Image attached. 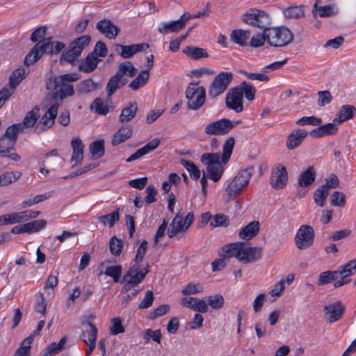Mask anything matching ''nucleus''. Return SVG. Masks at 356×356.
<instances>
[{"instance_id":"obj_1","label":"nucleus","mask_w":356,"mask_h":356,"mask_svg":"<svg viewBox=\"0 0 356 356\" xmlns=\"http://www.w3.org/2000/svg\"><path fill=\"white\" fill-rule=\"evenodd\" d=\"M78 79L79 76L76 73H67L49 77L46 83V87L48 90L55 91L47 95L46 102H58L60 104L63 99L74 95V87L70 83Z\"/></svg>"},{"instance_id":"obj_2","label":"nucleus","mask_w":356,"mask_h":356,"mask_svg":"<svg viewBox=\"0 0 356 356\" xmlns=\"http://www.w3.org/2000/svg\"><path fill=\"white\" fill-rule=\"evenodd\" d=\"M222 250L224 252L223 257H236L243 264L255 262L262 256L261 248L249 247L243 242L225 245L223 246Z\"/></svg>"},{"instance_id":"obj_3","label":"nucleus","mask_w":356,"mask_h":356,"mask_svg":"<svg viewBox=\"0 0 356 356\" xmlns=\"http://www.w3.org/2000/svg\"><path fill=\"white\" fill-rule=\"evenodd\" d=\"M254 172L253 166L241 169L225 189L223 200L227 203L236 198L248 185Z\"/></svg>"},{"instance_id":"obj_4","label":"nucleus","mask_w":356,"mask_h":356,"mask_svg":"<svg viewBox=\"0 0 356 356\" xmlns=\"http://www.w3.org/2000/svg\"><path fill=\"white\" fill-rule=\"evenodd\" d=\"M267 42L271 47H282L290 44L293 35L285 26L272 27L266 29Z\"/></svg>"},{"instance_id":"obj_5","label":"nucleus","mask_w":356,"mask_h":356,"mask_svg":"<svg viewBox=\"0 0 356 356\" xmlns=\"http://www.w3.org/2000/svg\"><path fill=\"white\" fill-rule=\"evenodd\" d=\"M201 161L207 165V177L217 182L222 177L224 168L220 162L219 153H204L202 155Z\"/></svg>"},{"instance_id":"obj_6","label":"nucleus","mask_w":356,"mask_h":356,"mask_svg":"<svg viewBox=\"0 0 356 356\" xmlns=\"http://www.w3.org/2000/svg\"><path fill=\"white\" fill-rule=\"evenodd\" d=\"M198 83H190L186 90L187 106L191 110H198L205 102L206 90L203 86H197Z\"/></svg>"},{"instance_id":"obj_7","label":"nucleus","mask_w":356,"mask_h":356,"mask_svg":"<svg viewBox=\"0 0 356 356\" xmlns=\"http://www.w3.org/2000/svg\"><path fill=\"white\" fill-rule=\"evenodd\" d=\"M245 24L259 29H268L270 24V15L264 10L252 8L241 17Z\"/></svg>"},{"instance_id":"obj_8","label":"nucleus","mask_w":356,"mask_h":356,"mask_svg":"<svg viewBox=\"0 0 356 356\" xmlns=\"http://www.w3.org/2000/svg\"><path fill=\"white\" fill-rule=\"evenodd\" d=\"M233 76L231 72H222L218 74L209 88V97L214 99L224 93L232 82Z\"/></svg>"},{"instance_id":"obj_9","label":"nucleus","mask_w":356,"mask_h":356,"mask_svg":"<svg viewBox=\"0 0 356 356\" xmlns=\"http://www.w3.org/2000/svg\"><path fill=\"white\" fill-rule=\"evenodd\" d=\"M314 229L310 225H301L294 238L296 248L299 250L309 248L314 243Z\"/></svg>"},{"instance_id":"obj_10","label":"nucleus","mask_w":356,"mask_h":356,"mask_svg":"<svg viewBox=\"0 0 356 356\" xmlns=\"http://www.w3.org/2000/svg\"><path fill=\"white\" fill-rule=\"evenodd\" d=\"M49 108L42 115L35 127L38 132L44 131L51 128L54 124L55 119L58 114V109L60 106L58 102H47Z\"/></svg>"},{"instance_id":"obj_11","label":"nucleus","mask_w":356,"mask_h":356,"mask_svg":"<svg viewBox=\"0 0 356 356\" xmlns=\"http://www.w3.org/2000/svg\"><path fill=\"white\" fill-rule=\"evenodd\" d=\"M234 127V123L229 119L222 118L207 124L204 132L209 136H224Z\"/></svg>"},{"instance_id":"obj_12","label":"nucleus","mask_w":356,"mask_h":356,"mask_svg":"<svg viewBox=\"0 0 356 356\" xmlns=\"http://www.w3.org/2000/svg\"><path fill=\"white\" fill-rule=\"evenodd\" d=\"M192 18V15L185 12L179 19L172 20L168 22L161 23L157 28V31L163 35H166L170 33H177L184 29L187 22Z\"/></svg>"},{"instance_id":"obj_13","label":"nucleus","mask_w":356,"mask_h":356,"mask_svg":"<svg viewBox=\"0 0 356 356\" xmlns=\"http://www.w3.org/2000/svg\"><path fill=\"white\" fill-rule=\"evenodd\" d=\"M50 44V38L42 40L37 42L31 49V51L26 56L24 64L26 66L34 64L37 62L43 54L49 49Z\"/></svg>"},{"instance_id":"obj_14","label":"nucleus","mask_w":356,"mask_h":356,"mask_svg":"<svg viewBox=\"0 0 356 356\" xmlns=\"http://www.w3.org/2000/svg\"><path fill=\"white\" fill-rule=\"evenodd\" d=\"M288 181V174L286 168L282 164H277L272 169L270 184L275 189L282 188Z\"/></svg>"},{"instance_id":"obj_15","label":"nucleus","mask_w":356,"mask_h":356,"mask_svg":"<svg viewBox=\"0 0 356 356\" xmlns=\"http://www.w3.org/2000/svg\"><path fill=\"white\" fill-rule=\"evenodd\" d=\"M149 271L148 264L143 268L139 264H134L124 275L123 280H130L131 282L138 285L144 280Z\"/></svg>"},{"instance_id":"obj_16","label":"nucleus","mask_w":356,"mask_h":356,"mask_svg":"<svg viewBox=\"0 0 356 356\" xmlns=\"http://www.w3.org/2000/svg\"><path fill=\"white\" fill-rule=\"evenodd\" d=\"M226 106L236 113H241L243 110V90L241 88H234L231 93H228L226 98Z\"/></svg>"},{"instance_id":"obj_17","label":"nucleus","mask_w":356,"mask_h":356,"mask_svg":"<svg viewBox=\"0 0 356 356\" xmlns=\"http://www.w3.org/2000/svg\"><path fill=\"white\" fill-rule=\"evenodd\" d=\"M114 47L115 51H117L122 58H129L137 52L147 49L149 45L146 43L135 44L131 45L116 44Z\"/></svg>"},{"instance_id":"obj_18","label":"nucleus","mask_w":356,"mask_h":356,"mask_svg":"<svg viewBox=\"0 0 356 356\" xmlns=\"http://www.w3.org/2000/svg\"><path fill=\"white\" fill-rule=\"evenodd\" d=\"M96 28L108 39L115 38L120 31V29L108 19L98 22Z\"/></svg>"},{"instance_id":"obj_19","label":"nucleus","mask_w":356,"mask_h":356,"mask_svg":"<svg viewBox=\"0 0 356 356\" xmlns=\"http://www.w3.org/2000/svg\"><path fill=\"white\" fill-rule=\"evenodd\" d=\"M308 131L305 129H298L291 133L286 142V147L288 149L292 150L300 145L303 140L307 136Z\"/></svg>"},{"instance_id":"obj_20","label":"nucleus","mask_w":356,"mask_h":356,"mask_svg":"<svg viewBox=\"0 0 356 356\" xmlns=\"http://www.w3.org/2000/svg\"><path fill=\"white\" fill-rule=\"evenodd\" d=\"M325 314L329 323H332L339 321L343 312V307L341 302H337L324 307Z\"/></svg>"},{"instance_id":"obj_21","label":"nucleus","mask_w":356,"mask_h":356,"mask_svg":"<svg viewBox=\"0 0 356 356\" xmlns=\"http://www.w3.org/2000/svg\"><path fill=\"white\" fill-rule=\"evenodd\" d=\"M161 140L159 138H154L145 146L136 150V152L132 154L129 158L127 159V162H131L136 159H140L143 156L153 152L159 145Z\"/></svg>"},{"instance_id":"obj_22","label":"nucleus","mask_w":356,"mask_h":356,"mask_svg":"<svg viewBox=\"0 0 356 356\" xmlns=\"http://www.w3.org/2000/svg\"><path fill=\"white\" fill-rule=\"evenodd\" d=\"M138 111V106L136 102H128L121 111L119 121L122 123L130 122L136 117Z\"/></svg>"},{"instance_id":"obj_23","label":"nucleus","mask_w":356,"mask_h":356,"mask_svg":"<svg viewBox=\"0 0 356 356\" xmlns=\"http://www.w3.org/2000/svg\"><path fill=\"white\" fill-rule=\"evenodd\" d=\"M187 230L184 221L182 216L178 213L172 219L170 224V227L168 231V235L170 238L175 237L179 233H184Z\"/></svg>"},{"instance_id":"obj_24","label":"nucleus","mask_w":356,"mask_h":356,"mask_svg":"<svg viewBox=\"0 0 356 356\" xmlns=\"http://www.w3.org/2000/svg\"><path fill=\"white\" fill-rule=\"evenodd\" d=\"M356 113V108L353 105H343L334 118V122L341 124L348 120L352 119Z\"/></svg>"},{"instance_id":"obj_25","label":"nucleus","mask_w":356,"mask_h":356,"mask_svg":"<svg viewBox=\"0 0 356 356\" xmlns=\"http://www.w3.org/2000/svg\"><path fill=\"white\" fill-rule=\"evenodd\" d=\"M259 222L258 221H252L248 224L245 227L241 229L238 236L243 240H250L255 236L259 231Z\"/></svg>"},{"instance_id":"obj_26","label":"nucleus","mask_w":356,"mask_h":356,"mask_svg":"<svg viewBox=\"0 0 356 356\" xmlns=\"http://www.w3.org/2000/svg\"><path fill=\"white\" fill-rule=\"evenodd\" d=\"M127 82V79H122L115 74L110 78L106 87L108 96L111 97L118 89L126 85Z\"/></svg>"},{"instance_id":"obj_27","label":"nucleus","mask_w":356,"mask_h":356,"mask_svg":"<svg viewBox=\"0 0 356 356\" xmlns=\"http://www.w3.org/2000/svg\"><path fill=\"white\" fill-rule=\"evenodd\" d=\"M182 52L193 60H200L209 57V54L205 49L195 46H186L182 49Z\"/></svg>"},{"instance_id":"obj_28","label":"nucleus","mask_w":356,"mask_h":356,"mask_svg":"<svg viewBox=\"0 0 356 356\" xmlns=\"http://www.w3.org/2000/svg\"><path fill=\"white\" fill-rule=\"evenodd\" d=\"M90 37L89 35H82L73 41L69 49L72 51V54L78 58L83 49L89 44Z\"/></svg>"},{"instance_id":"obj_29","label":"nucleus","mask_w":356,"mask_h":356,"mask_svg":"<svg viewBox=\"0 0 356 356\" xmlns=\"http://www.w3.org/2000/svg\"><path fill=\"white\" fill-rule=\"evenodd\" d=\"M137 73V69L134 66L133 63L130 61H124L119 64L116 74L122 79H127L125 77H134Z\"/></svg>"},{"instance_id":"obj_30","label":"nucleus","mask_w":356,"mask_h":356,"mask_svg":"<svg viewBox=\"0 0 356 356\" xmlns=\"http://www.w3.org/2000/svg\"><path fill=\"white\" fill-rule=\"evenodd\" d=\"M316 173L313 166H309L301 173L298 177V183L300 187L305 188L312 184L316 179Z\"/></svg>"},{"instance_id":"obj_31","label":"nucleus","mask_w":356,"mask_h":356,"mask_svg":"<svg viewBox=\"0 0 356 356\" xmlns=\"http://www.w3.org/2000/svg\"><path fill=\"white\" fill-rule=\"evenodd\" d=\"M250 37V31L243 29L232 31L230 38L236 44L245 47L248 45V41Z\"/></svg>"},{"instance_id":"obj_32","label":"nucleus","mask_w":356,"mask_h":356,"mask_svg":"<svg viewBox=\"0 0 356 356\" xmlns=\"http://www.w3.org/2000/svg\"><path fill=\"white\" fill-rule=\"evenodd\" d=\"M131 135L132 128L131 126H122L113 135L112 145H119L129 138Z\"/></svg>"},{"instance_id":"obj_33","label":"nucleus","mask_w":356,"mask_h":356,"mask_svg":"<svg viewBox=\"0 0 356 356\" xmlns=\"http://www.w3.org/2000/svg\"><path fill=\"white\" fill-rule=\"evenodd\" d=\"M338 277L348 280V277L356 273V259L350 260L343 266H339L337 270Z\"/></svg>"},{"instance_id":"obj_34","label":"nucleus","mask_w":356,"mask_h":356,"mask_svg":"<svg viewBox=\"0 0 356 356\" xmlns=\"http://www.w3.org/2000/svg\"><path fill=\"white\" fill-rule=\"evenodd\" d=\"M89 330L83 331L81 338L86 344H96L97 328L90 321H88Z\"/></svg>"},{"instance_id":"obj_35","label":"nucleus","mask_w":356,"mask_h":356,"mask_svg":"<svg viewBox=\"0 0 356 356\" xmlns=\"http://www.w3.org/2000/svg\"><path fill=\"white\" fill-rule=\"evenodd\" d=\"M149 79V73L147 70H142L138 76L129 84V88L132 90H137L146 85Z\"/></svg>"},{"instance_id":"obj_36","label":"nucleus","mask_w":356,"mask_h":356,"mask_svg":"<svg viewBox=\"0 0 356 356\" xmlns=\"http://www.w3.org/2000/svg\"><path fill=\"white\" fill-rule=\"evenodd\" d=\"M99 59L93 54H89L86 59L79 65V70L82 72L88 73L92 72L96 67Z\"/></svg>"},{"instance_id":"obj_37","label":"nucleus","mask_w":356,"mask_h":356,"mask_svg":"<svg viewBox=\"0 0 356 356\" xmlns=\"http://www.w3.org/2000/svg\"><path fill=\"white\" fill-rule=\"evenodd\" d=\"M39 117V108L35 107L34 109L29 111L26 113L22 122L18 124L21 125L20 127L24 130L25 128H30L33 127Z\"/></svg>"},{"instance_id":"obj_38","label":"nucleus","mask_w":356,"mask_h":356,"mask_svg":"<svg viewBox=\"0 0 356 356\" xmlns=\"http://www.w3.org/2000/svg\"><path fill=\"white\" fill-rule=\"evenodd\" d=\"M26 78V71L23 67H19L12 72L9 77L8 86L14 89L19 86L23 79Z\"/></svg>"},{"instance_id":"obj_39","label":"nucleus","mask_w":356,"mask_h":356,"mask_svg":"<svg viewBox=\"0 0 356 356\" xmlns=\"http://www.w3.org/2000/svg\"><path fill=\"white\" fill-rule=\"evenodd\" d=\"M119 219V209H116L113 212L108 214L101 216L97 218V220L99 222L102 223L104 226L108 225L110 227H113L115 223L118 222Z\"/></svg>"},{"instance_id":"obj_40","label":"nucleus","mask_w":356,"mask_h":356,"mask_svg":"<svg viewBox=\"0 0 356 356\" xmlns=\"http://www.w3.org/2000/svg\"><path fill=\"white\" fill-rule=\"evenodd\" d=\"M234 138L232 136L229 137L224 143L222 147V154L220 156V159L222 163H227L230 159L234 149Z\"/></svg>"},{"instance_id":"obj_41","label":"nucleus","mask_w":356,"mask_h":356,"mask_svg":"<svg viewBox=\"0 0 356 356\" xmlns=\"http://www.w3.org/2000/svg\"><path fill=\"white\" fill-rule=\"evenodd\" d=\"M32 337H27L20 343L19 347L16 350L14 356H30Z\"/></svg>"},{"instance_id":"obj_42","label":"nucleus","mask_w":356,"mask_h":356,"mask_svg":"<svg viewBox=\"0 0 356 356\" xmlns=\"http://www.w3.org/2000/svg\"><path fill=\"white\" fill-rule=\"evenodd\" d=\"M312 13L314 16L318 15L320 17H329L337 13V12L334 11L333 6H325L318 7L316 3L313 7Z\"/></svg>"},{"instance_id":"obj_43","label":"nucleus","mask_w":356,"mask_h":356,"mask_svg":"<svg viewBox=\"0 0 356 356\" xmlns=\"http://www.w3.org/2000/svg\"><path fill=\"white\" fill-rule=\"evenodd\" d=\"M284 15L289 19H298L304 16L305 11L302 6H291L284 10Z\"/></svg>"},{"instance_id":"obj_44","label":"nucleus","mask_w":356,"mask_h":356,"mask_svg":"<svg viewBox=\"0 0 356 356\" xmlns=\"http://www.w3.org/2000/svg\"><path fill=\"white\" fill-rule=\"evenodd\" d=\"M23 225L25 233L37 232L46 227L47 220L42 219L36 220Z\"/></svg>"},{"instance_id":"obj_45","label":"nucleus","mask_w":356,"mask_h":356,"mask_svg":"<svg viewBox=\"0 0 356 356\" xmlns=\"http://www.w3.org/2000/svg\"><path fill=\"white\" fill-rule=\"evenodd\" d=\"M181 163L187 170L191 179L197 180L200 177V170L193 162L182 159Z\"/></svg>"},{"instance_id":"obj_46","label":"nucleus","mask_w":356,"mask_h":356,"mask_svg":"<svg viewBox=\"0 0 356 356\" xmlns=\"http://www.w3.org/2000/svg\"><path fill=\"white\" fill-rule=\"evenodd\" d=\"M89 150L91 155L95 159L101 158L104 154V143L103 140H98L92 142Z\"/></svg>"},{"instance_id":"obj_47","label":"nucleus","mask_w":356,"mask_h":356,"mask_svg":"<svg viewBox=\"0 0 356 356\" xmlns=\"http://www.w3.org/2000/svg\"><path fill=\"white\" fill-rule=\"evenodd\" d=\"M20 126L21 125L18 123L9 126L6 130L4 135L2 136L7 138L9 140L15 144L17 135L20 131H23Z\"/></svg>"},{"instance_id":"obj_48","label":"nucleus","mask_w":356,"mask_h":356,"mask_svg":"<svg viewBox=\"0 0 356 356\" xmlns=\"http://www.w3.org/2000/svg\"><path fill=\"white\" fill-rule=\"evenodd\" d=\"M338 278L337 270L324 271L320 273L318 279V285L321 286L332 282Z\"/></svg>"},{"instance_id":"obj_49","label":"nucleus","mask_w":356,"mask_h":356,"mask_svg":"<svg viewBox=\"0 0 356 356\" xmlns=\"http://www.w3.org/2000/svg\"><path fill=\"white\" fill-rule=\"evenodd\" d=\"M92 110H95L99 115H106L109 111L108 106L105 104L103 99L96 98L90 106Z\"/></svg>"},{"instance_id":"obj_50","label":"nucleus","mask_w":356,"mask_h":356,"mask_svg":"<svg viewBox=\"0 0 356 356\" xmlns=\"http://www.w3.org/2000/svg\"><path fill=\"white\" fill-rule=\"evenodd\" d=\"M329 193L323 187L318 188L314 193V201L321 207H323L327 197Z\"/></svg>"},{"instance_id":"obj_51","label":"nucleus","mask_w":356,"mask_h":356,"mask_svg":"<svg viewBox=\"0 0 356 356\" xmlns=\"http://www.w3.org/2000/svg\"><path fill=\"white\" fill-rule=\"evenodd\" d=\"M266 29L264 30L263 33H258L251 38L249 43L251 47H260L264 44L266 41L267 42Z\"/></svg>"},{"instance_id":"obj_52","label":"nucleus","mask_w":356,"mask_h":356,"mask_svg":"<svg viewBox=\"0 0 356 356\" xmlns=\"http://www.w3.org/2000/svg\"><path fill=\"white\" fill-rule=\"evenodd\" d=\"M14 145L15 143L9 140V139L1 136L0 138V157H6Z\"/></svg>"},{"instance_id":"obj_53","label":"nucleus","mask_w":356,"mask_h":356,"mask_svg":"<svg viewBox=\"0 0 356 356\" xmlns=\"http://www.w3.org/2000/svg\"><path fill=\"white\" fill-rule=\"evenodd\" d=\"M122 272V267L121 265H116L113 266H109L106 268L104 273L111 277L113 279L114 282H118Z\"/></svg>"},{"instance_id":"obj_54","label":"nucleus","mask_w":356,"mask_h":356,"mask_svg":"<svg viewBox=\"0 0 356 356\" xmlns=\"http://www.w3.org/2000/svg\"><path fill=\"white\" fill-rule=\"evenodd\" d=\"M96 88V84L92 79H87L81 81L78 86L77 91L79 93L88 94Z\"/></svg>"},{"instance_id":"obj_55","label":"nucleus","mask_w":356,"mask_h":356,"mask_svg":"<svg viewBox=\"0 0 356 356\" xmlns=\"http://www.w3.org/2000/svg\"><path fill=\"white\" fill-rule=\"evenodd\" d=\"M208 305L213 309H220L224 305V298L220 294H216L208 297Z\"/></svg>"},{"instance_id":"obj_56","label":"nucleus","mask_w":356,"mask_h":356,"mask_svg":"<svg viewBox=\"0 0 356 356\" xmlns=\"http://www.w3.org/2000/svg\"><path fill=\"white\" fill-rule=\"evenodd\" d=\"M321 122L322 120L319 118L315 116H304L298 120L296 124L299 126H305L307 124L312 126H318L321 124Z\"/></svg>"},{"instance_id":"obj_57","label":"nucleus","mask_w":356,"mask_h":356,"mask_svg":"<svg viewBox=\"0 0 356 356\" xmlns=\"http://www.w3.org/2000/svg\"><path fill=\"white\" fill-rule=\"evenodd\" d=\"M228 225V218L222 213H218L213 216L212 220L210 222V226L213 228L216 227H227Z\"/></svg>"},{"instance_id":"obj_58","label":"nucleus","mask_w":356,"mask_h":356,"mask_svg":"<svg viewBox=\"0 0 356 356\" xmlns=\"http://www.w3.org/2000/svg\"><path fill=\"white\" fill-rule=\"evenodd\" d=\"M339 183L338 177L332 173L325 179V184L321 186V187H323L325 191L329 192L330 189L337 188L339 186Z\"/></svg>"},{"instance_id":"obj_59","label":"nucleus","mask_w":356,"mask_h":356,"mask_svg":"<svg viewBox=\"0 0 356 356\" xmlns=\"http://www.w3.org/2000/svg\"><path fill=\"white\" fill-rule=\"evenodd\" d=\"M122 241L118 238L116 236H113L110 241V251L112 254L119 256L122 252Z\"/></svg>"},{"instance_id":"obj_60","label":"nucleus","mask_w":356,"mask_h":356,"mask_svg":"<svg viewBox=\"0 0 356 356\" xmlns=\"http://www.w3.org/2000/svg\"><path fill=\"white\" fill-rule=\"evenodd\" d=\"M124 328L122 324V320L119 317L113 318L111 321L110 332L113 335L123 333Z\"/></svg>"},{"instance_id":"obj_61","label":"nucleus","mask_w":356,"mask_h":356,"mask_svg":"<svg viewBox=\"0 0 356 356\" xmlns=\"http://www.w3.org/2000/svg\"><path fill=\"white\" fill-rule=\"evenodd\" d=\"M15 90V89L8 86V84L0 90V108L11 97V95L14 93Z\"/></svg>"},{"instance_id":"obj_62","label":"nucleus","mask_w":356,"mask_h":356,"mask_svg":"<svg viewBox=\"0 0 356 356\" xmlns=\"http://www.w3.org/2000/svg\"><path fill=\"white\" fill-rule=\"evenodd\" d=\"M330 204L335 207H344L346 204L345 195L339 191H334L331 196Z\"/></svg>"},{"instance_id":"obj_63","label":"nucleus","mask_w":356,"mask_h":356,"mask_svg":"<svg viewBox=\"0 0 356 356\" xmlns=\"http://www.w3.org/2000/svg\"><path fill=\"white\" fill-rule=\"evenodd\" d=\"M35 310L43 316L46 314L47 302L42 293H39L37 295V302L35 306Z\"/></svg>"},{"instance_id":"obj_64","label":"nucleus","mask_w":356,"mask_h":356,"mask_svg":"<svg viewBox=\"0 0 356 356\" xmlns=\"http://www.w3.org/2000/svg\"><path fill=\"white\" fill-rule=\"evenodd\" d=\"M66 342L67 338L66 337H63L58 343H51L47 346V349L51 353V355H56L63 350Z\"/></svg>"}]
</instances>
